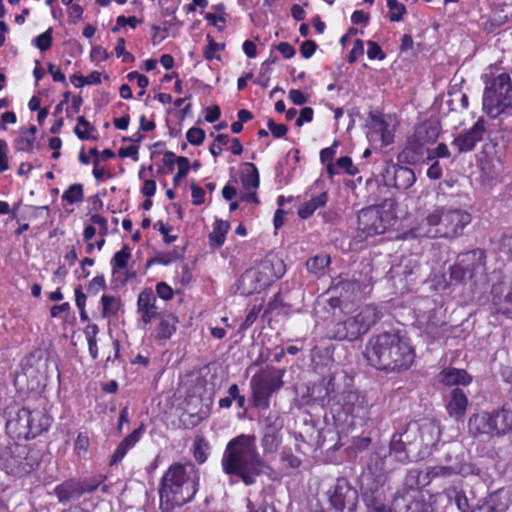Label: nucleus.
<instances>
[{
    "label": "nucleus",
    "mask_w": 512,
    "mask_h": 512,
    "mask_svg": "<svg viewBox=\"0 0 512 512\" xmlns=\"http://www.w3.org/2000/svg\"><path fill=\"white\" fill-rule=\"evenodd\" d=\"M360 277L355 274L352 279H346L341 274L332 277L328 289L320 294L315 301L316 314L328 320L329 316H347L354 312L359 303L366 299L373 289V266L371 258H366Z\"/></svg>",
    "instance_id": "f257e3e1"
},
{
    "label": "nucleus",
    "mask_w": 512,
    "mask_h": 512,
    "mask_svg": "<svg viewBox=\"0 0 512 512\" xmlns=\"http://www.w3.org/2000/svg\"><path fill=\"white\" fill-rule=\"evenodd\" d=\"M363 356L376 370L401 373L413 365L416 353L409 338L394 330L373 335L366 343Z\"/></svg>",
    "instance_id": "f03ea898"
},
{
    "label": "nucleus",
    "mask_w": 512,
    "mask_h": 512,
    "mask_svg": "<svg viewBox=\"0 0 512 512\" xmlns=\"http://www.w3.org/2000/svg\"><path fill=\"white\" fill-rule=\"evenodd\" d=\"M200 486V473L191 462L171 464L159 483V508L161 512H172L191 502Z\"/></svg>",
    "instance_id": "7ed1b4c3"
},
{
    "label": "nucleus",
    "mask_w": 512,
    "mask_h": 512,
    "mask_svg": "<svg viewBox=\"0 0 512 512\" xmlns=\"http://www.w3.org/2000/svg\"><path fill=\"white\" fill-rule=\"evenodd\" d=\"M225 474L239 477L249 486L264 473L266 464L260 456L255 434H240L232 438L226 445L221 459Z\"/></svg>",
    "instance_id": "20e7f679"
},
{
    "label": "nucleus",
    "mask_w": 512,
    "mask_h": 512,
    "mask_svg": "<svg viewBox=\"0 0 512 512\" xmlns=\"http://www.w3.org/2000/svg\"><path fill=\"white\" fill-rule=\"evenodd\" d=\"M382 317L383 312L375 304L364 305L355 315L329 316L326 336L335 341H356L367 334Z\"/></svg>",
    "instance_id": "39448f33"
},
{
    "label": "nucleus",
    "mask_w": 512,
    "mask_h": 512,
    "mask_svg": "<svg viewBox=\"0 0 512 512\" xmlns=\"http://www.w3.org/2000/svg\"><path fill=\"white\" fill-rule=\"evenodd\" d=\"M286 264L283 258H262L248 268L237 281V292L243 296L260 293L284 276Z\"/></svg>",
    "instance_id": "423d86ee"
},
{
    "label": "nucleus",
    "mask_w": 512,
    "mask_h": 512,
    "mask_svg": "<svg viewBox=\"0 0 512 512\" xmlns=\"http://www.w3.org/2000/svg\"><path fill=\"white\" fill-rule=\"evenodd\" d=\"M43 452L35 444L11 443L0 454V466L8 474L22 478L37 470Z\"/></svg>",
    "instance_id": "0eeeda50"
},
{
    "label": "nucleus",
    "mask_w": 512,
    "mask_h": 512,
    "mask_svg": "<svg viewBox=\"0 0 512 512\" xmlns=\"http://www.w3.org/2000/svg\"><path fill=\"white\" fill-rule=\"evenodd\" d=\"M468 430L473 436L501 438L512 432V410L506 405L491 411H480L468 419Z\"/></svg>",
    "instance_id": "6e6552de"
},
{
    "label": "nucleus",
    "mask_w": 512,
    "mask_h": 512,
    "mask_svg": "<svg viewBox=\"0 0 512 512\" xmlns=\"http://www.w3.org/2000/svg\"><path fill=\"white\" fill-rule=\"evenodd\" d=\"M285 370L266 365L257 371L250 380L252 406L260 410L270 408L271 398L284 385Z\"/></svg>",
    "instance_id": "1a4fd4ad"
},
{
    "label": "nucleus",
    "mask_w": 512,
    "mask_h": 512,
    "mask_svg": "<svg viewBox=\"0 0 512 512\" xmlns=\"http://www.w3.org/2000/svg\"><path fill=\"white\" fill-rule=\"evenodd\" d=\"M426 222L428 237L454 238L470 222V214L459 209L438 208L427 216Z\"/></svg>",
    "instance_id": "9d476101"
},
{
    "label": "nucleus",
    "mask_w": 512,
    "mask_h": 512,
    "mask_svg": "<svg viewBox=\"0 0 512 512\" xmlns=\"http://www.w3.org/2000/svg\"><path fill=\"white\" fill-rule=\"evenodd\" d=\"M512 108V81L507 73H501L490 82H486L483 93V109L491 117Z\"/></svg>",
    "instance_id": "9b49d317"
},
{
    "label": "nucleus",
    "mask_w": 512,
    "mask_h": 512,
    "mask_svg": "<svg viewBox=\"0 0 512 512\" xmlns=\"http://www.w3.org/2000/svg\"><path fill=\"white\" fill-rule=\"evenodd\" d=\"M394 200H385L382 205L370 206L359 211L357 229L366 236L384 233L393 224L396 217L392 211Z\"/></svg>",
    "instance_id": "f8f14e48"
},
{
    "label": "nucleus",
    "mask_w": 512,
    "mask_h": 512,
    "mask_svg": "<svg viewBox=\"0 0 512 512\" xmlns=\"http://www.w3.org/2000/svg\"><path fill=\"white\" fill-rule=\"evenodd\" d=\"M330 512H357V489L344 477H338L327 491Z\"/></svg>",
    "instance_id": "ddd939ff"
},
{
    "label": "nucleus",
    "mask_w": 512,
    "mask_h": 512,
    "mask_svg": "<svg viewBox=\"0 0 512 512\" xmlns=\"http://www.w3.org/2000/svg\"><path fill=\"white\" fill-rule=\"evenodd\" d=\"M335 380V375L328 373L318 381L308 383L301 395L303 402L306 405L333 406L337 398Z\"/></svg>",
    "instance_id": "4468645a"
},
{
    "label": "nucleus",
    "mask_w": 512,
    "mask_h": 512,
    "mask_svg": "<svg viewBox=\"0 0 512 512\" xmlns=\"http://www.w3.org/2000/svg\"><path fill=\"white\" fill-rule=\"evenodd\" d=\"M490 311L512 319V274L502 276L493 282L490 291Z\"/></svg>",
    "instance_id": "2eb2a0df"
},
{
    "label": "nucleus",
    "mask_w": 512,
    "mask_h": 512,
    "mask_svg": "<svg viewBox=\"0 0 512 512\" xmlns=\"http://www.w3.org/2000/svg\"><path fill=\"white\" fill-rule=\"evenodd\" d=\"M472 275V268L465 264L464 260L453 264L445 261L443 270L434 272L431 276V281L435 290L445 291L452 285L463 283L467 278H471Z\"/></svg>",
    "instance_id": "dca6fc26"
},
{
    "label": "nucleus",
    "mask_w": 512,
    "mask_h": 512,
    "mask_svg": "<svg viewBox=\"0 0 512 512\" xmlns=\"http://www.w3.org/2000/svg\"><path fill=\"white\" fill-rule=\"evenodd\" d=\"M19 429H23L26 436L36 437L49 427V419L41 411L22 407L13 419Z\"/></svg>",
    "instance_id": "f3484780"
},
{
    "label": "nucleus",
    "mask_w": 512,
    "mask_h": 512,
    "mask_svg": "<svg viewBox=\"0 0 512 512\" xmlns=\"http://www.w3.org/2000/svg\"><path fill=\"white\" fill-rule=\"evenodd\" d=\"M283 420L276 412H270L262 420L261 446L264 452H275L281 443Z\"/></svg>",
    "instance_id": "a211bd4d"
},
{
    "label": "nucleus",
    "mask_w": 512,
    "mask_h": 512,
    "mask_svg": "<svg viewBox=\"0 0 512 512\" xmlns=\"http://www.w3.org/2000/svg\"><path fill=\"white\" fill-rule=\"evenodd\" d=\"M398 164H386L381 172L384 184L394 187L398 190L410 188L416 181V175L413 169Z\"/></svg>",
    "instance_id": "6ab92c4d"
},
{
    "label": "nucleus",
    "mask_w": 512,
    "mask_h": 512,
    "mask_svg": "<svg viewBox=\"0 0 512 512\" xmlns=\"http://www.w3.org/2000/svg\"><path fill=\"white\" fill-rule=\"evenodd\" d=\"M341 405L342 411L346 415L353 418L365 419L369 414V404L364 395L359 391L347 390L341 394L340 399L337 401Z\"/></svg>",
    "instance_id": "aec40b11"
},
{
    "label": "nucleus",
    "mask_w": 512,
    "mask_h": 512,
    "mask_svg": "<svg viewBox=\"0 0 512 512\" xmlns=\"http://www.w3.org/2000/svg\"><path fill=\"white\" fill-rule=\"evenodd\" d=\"M392 505L395 512H430L431 510L421 490H413L411 495H395Z\"/></svg>",
    "instance_id": "412c9836"
},
{
    "label": "nucleus",
    "mask_w": 512,
    "mask_h": 512,
    "mask_svg": "<svg viewBox=\"0 0 512 512\" xmlns=\"http://www.w3.org/2000/svg\"><path fill=\"white\" fill-rule=\"evenodd\" d=\"M414 429H418V450L419 452H426L432 447L436 446L440 439L439 426L431 419L418 420V427L412 426Z\"/></svg>",
    "instance_id": "4be33fe9"
},
{
    "label": "nucleus",
    "mask_w": 512,
    "mask_h": 512,
    "mask_svg": "<svg viewBox=\"0 0 512 512\" xmlns=\"http://www.w3.org/2000/svg\"><path fill=\"white\" fill-rule=\"evenodd\" d=\"M428 153L429 147L411 136L406 147L398 154L397 160L402 164L416 165L428 161Z\"/></svg>",
    "instance_id": "5701e85b"
},
{
    "label": "nucleus",
    "mask_w": 512,
    "mask_h": 512,
    "mask_svg": "<svg viewBox=\"0 0 512 512\" xmlns=\"http://www.w3.org/2000/svg\"><path fill=\"white\" fill-rule=\"evenodd\" d=\"M485 133L484 120L479 119L467 132L457 136L452 145L460 153L470 152L475 148L477 142L483 139Z\"/></svg>",
    "instance_id": "b1692460"
},
{
    "label": "nucleus",
    "mask_w": 512,
    "mask_h": 512,
    "mask_svg": "<svg viewBox=\"0 0 512 512\" xmlns=\"http://www.w3.org/2000/svg\"><path fill=\"white\" fill-rule=\"evenodd\" d=\"M145 431L146 425L141 422L138 428L134 429L131 433L124 437L123 440L115 448L109 460V466L119 464L124 459L129 450H131L141 440Z\"/></svg>",
    "instance_id": "393cba45"
},
{
    "label": "nucleus",
    "mask_w": 512,
    "mask_h": 512,
    "mask_svg": "<svg viewBox=\"0 0 512 512\" xmlns=\"http://www.w3.org/2000/svg\"><path fill=\"white\" fill-rule=\"evenodd\" d=\"M193 402L200 404V397L188 395L185 398L184 412L180 418L182 425L186 429H192L198 426L208 415V409L200 407L199 409H191Z\"/></svg>",
    "instance_id": "a878e982"
},
{
    "label": "nucleus",
    "mask_w": 512,
    "mask_h": 512,
    "mask_svg": "<svg viewBox=\"0 0 512 512\" xmlns=\"http://www.w3.org/2000/svg\"><path fill=\"white\" fill-rule=\"evenodd\" d=\"M388 451L384 446L375 449L367 462L368 473L376 483H383L386 478V458Z\"/></svg>",
    "instance_id": "bb28decb"
},
{
    "label": "nucleus",
    "mask_w": 512,
    "mask_h": 512,
    "mask_svg": "<svg viewBox=\"0 0 512 512\" xmlns=\"http://www.w3.org/2000/svg\"><path fill=\"white\" fill-rule=\"evenodd\" d=\"M137 310L141 314V320L144 324H149L156 318L158 314L156 295L151 288H145L138 295Z\"/></svg>",
    "instance_id": "cd10ccee"
},
{
    "label": "nucleus",
    "mask_w": 512,
    "mask_h": 512,
    "mask_svg": "<svg viewBox=\"0 0 512 512\" xmlns=\"http://www.w3.org/2000/svg\"><path fill=\"white\" fill-rule=\"evenodd\" d=\"M469 401L465 391L460 387L451 390L446 400L447 413L456 419H462L466 413Z\"/></svg>",
    "instance_id": "c85d7f7f"
},
{
    "label": "nucleus",
    "mask_w": 512,
    "mask_h": 512,
    "mask_svg": "<svg viewBox=\"0 0 512 512\" xmlns=\"http://www.w3.org/2000/svg\"><path fill=\"white\" fill-rule=\"evenodd\" d=\"M54 495L62 504H67L72 500H77L83 495L81 490V481L77 479H67L54 488Z\"/></svg>",
    "instance_id": "c756f323"
},
{
    "label": "nucleus",
    "mask_w": 512,
    "mask_h": 512,
    "mask_svg": "<svg viewBox=\"0 0 512 512\" xmlns=\"http://www.w3.org/2000/svg\"><path fill=\"white\" fill-rule=\"evenodd\" d=\"M178 318L172 313L161 314L154 327L153 337L158 341L169 340L176 332Z\"/></svg>",
    "instance_id": "7c9ffc66"
},
{
    "label": "nucleus",
    "mask_w": 512,
    "mask_h": 512,
    "mask_svg": "<svg viewBox=\"0 0 512 512\" xmlns=\"http://www.w3.org/2000/svg\"><path fill=\"white\" fill-rule=\"evenodd\" d=\"M365 505L370 512H392L393 506L387 504L386 495L382 489L375 488L363 495Z\"/></svg>",
    "instance_id": "2f4dec72"
},
{
    "label": "nucleus",
    "mask_w": 512,
    "mask_h": 512,
    "mask_svg": "<svg viewBox=\"0 0 512 512\" xmlns=\"http://www.w3.org/2000/svg\"><path fill=\"white\" fill-rule=\"evenodd\" d=\"M439 377V381L446 386H467L472 382V376L464 369H443Z\"/></svg>",
    "instance_id": "473e14b6"
},
{
    "label": "nucleus",
    "mask_w": 512,
    "mask_h": 512,
    "mask_svg": "<svg viewBox=\"0 0 512 512\" xmlns=\"http://www.w3.org/2000/svg\"><path fill=\"white\" fill-rule=\"evenodd\" d=\"M443 494L449 504L454 503L460 512H468L470 509L468 498L463 489L458 486L450 485L443 490Z\"/></svg>",
    "instance_id": "72a5a7b5"
},
{
    "label": "nucleus",
    "mask_w": 512,
    "mask_h": 512,
    "mask_svg": "<svg viewBox=\"0 0 512 512\" xmlns=\"http://www.w3.org/2000/svg\"><path fill=\"white\" fill-rule=\"evenodd\" d=\"M409 445L405 443L403 435L400 432L393 433L390 442L388 454L394 455L396 460L405 463L409 460Z\"/></svg>",
    "instance_id": "f704fd0d"
},
{
    "label": "nucleus",
    "mask_w": 512,
    "mask_h": 512,
    "mask_svg": "<svg viewBox=\"0 0 512 512\" xmlns=\"http://www.w3.org/2000/svg\"><path fill=\"white\" fill-rule=\"evenodd\" d=\"M412 136L417 141L428 147L429 144H432L437 140L439 131L437 126L433 123L424 122L415 128Z\"/></svg>",
    "instance_id": "c9c22d12"
},
{
    "label": "nucleus",
    "mask_w": 512,
    "mask_h": 512,
    "mask_svg": "<svg viewBox=\"0 0 512 512\" xmlns=\"http://www.w3.org/2000/svg\"><path fill=\"white\" fill-rule=\"evenodd\" d=\"M130 258H112L113 275L123 283L136 278L137 273L133 268H129Z\"/></svg>",
    "instance_id": "e433bc0d"
},
{
    "label": "nucleus",
    "mask_w": 512,
    "mask_h": 512,
    "mask_svg": "<svg viewBox=\"0 0 512 512\" xmlns=\"http://www.w3.org/2000/svg\"><path fill=\"white\" fill-rule=\"evenodd\" d=\"M290 311L291 305L284 301L282 293L279 291L269 300L266 308L264 309L262 317L265 318L274 312L277 314H280L281 312L287 314Z\"/></svg>",
    "instance_id": "4c0bfd02"
},
{
    "label": "nucleus",
    "mask_w": 512,
    "mask_h": 512,
    "mask_svg": "<svg viewBox=\"0 0 512 512\" xmlns=\"http://www.w3.org/2000/svg\"><path fill=\"white\" fill-rule=\"evenodd\" d=\"M327 198H328L327 193L323 192L320 195L309 200L307 203H305L304 206L299 208V210H298L299 217L302 219L309 218L315 212V210L317 208L323 207L326 204Z\"/></svg>",
    "instance_id": "58836bf2"
},
{
    "label": "nucleus",
    "mask_w": 512,
    "mask_h": 512,
    "mask_svg": "<svg viewBox=\"0 0 512 512\" xmlns=\"http://www.w3.org/2000/svg\"><path fill=\"white\" fill-rule=\"evenodd\" d=\"M101 315L103 318H110L112 316H115L120 307H121V301L119 298H116L115 296L103 294L101 296Z\"/></svg>",
    "instance_id": "ea45409f"
},
{
    "label": "nucleus",
    "mask_w": 512,
    "mask_h": 512,
    "mask_svg": "<svg viewBox=\"0 0 512 512\" xmlns=\"http://www.w3.org/2000/svg\"><path fill=\"white\" fill-rule=\"evenodd\" d=\"M370 117L372 119V125L375 128V131L381 135L382 143L387 146L393 142L394 135L389 130L388 124L385 122V120L377 115L370 114Z\"/></svg>",
    "instance_id": "a19ab883"
},
{
    "label": "nucleus",
    "mask_w": 512,
    "mask_h": 512,
    "mask_svg": "<svg viewBox=\"0 0 512 512\" xmlns=\"http://www.w3.org/2000/svg\"><path fill=\"white\" fill-rule=\"evenodd\" d=\"M430 474H432L433 479L436 478H449L455 475H463L466 473L464 466H444V465H436L429 466Z\"/></svg>",
    "instance_id": "79ce46f5"
},
{
    "label": "nucleus",
    "mask_w": 512,
    "mask_h": 512,
    "mask_svg": "<svg viewBox=\"0 0 512 512\" xmlns=\"http://www.w3.org/2000/svg\"><path fill=\"white\" fill-rule=\"evenodd\" d=\"M230 224L228 221L217 220L214 230L210 233L209 239L212 246H221L225 241V234L229 231Z\"/></svg>",
    "instance_id": "37998d69"
},
{
    "label": "nucleus",
    "mask_w": 512,
    "mask_h": 512,
    "mask_svg": "<svg viewBox=\"0 0 512 512\" xmlns=\"http://www.w3.org/2000/svg\"><path fill=\"white\" fill-rule=\"evenodd\" d=\"M331 264V258H308L306 261L307 270L320 277L326 273Z\"/></svg>",
    "instance_id": "c03bdc74"
},
{
    "label": "nucleus",
    "mask_w": 512,
    "mask_h": 512,
    "mask_svg": "<svg viewBox=\"0 0 512 512\" xmlns=\"http://www.w3.org/2000/svg\"><path fill=\"white\" fill-rule=\"evenodd\" d=\"M208 442L204 437H196L193 442V457L198 464H203L208 459Z\"/></svg>",
    "instance_id": "a18cd8bd"
},
{
    "label": "nucleus",
    "mask_w": 512,
    "mask_h": 512,
    "mask_svg": "<svg viewBox=\"0 0 512 512\" xmlns=\"http://www.w3.org/2000/svg\"><path fill=\"white\" fill-rule=\"evenodd\" d=\"M36 132V126H30V128L26 131L27 135L21 136L15 140L16 150L25 152L32 151Z\"/></svg>",
    "instance_id": "49530a36"
},
{
    "label": "nucleus",
    "mask_w": 512,
    "mask_h": 512,
    "mask_svg": "<svg viewBox=\"0 0 512 512\" xmlns=\"http://www.w3.org/2000/svg\"><path fill=\"white\" fill-rule=\"evenodd\" d=\"M251 170L243 173L241 175V181L245 189H249L252 187L253 189H257L260 184L259 173L257 167L253 163H246Z\"/></svg>",
    "instance_id": "de8ad7c7"
},
{
    "label": "nucleus",
    "mask_w": 512,
    "mask_h": 512,
    "mask_svg": "<svg viewBox=\"0 0 512 512\" xmlns=\"http://www.w3.org/2000/svg\"><path fill=\"white\" fill-rule=\"evenodd\" d=\"M507 506L497 501L496 497L490 496L475 507L471 512H506Z\"/></svg>",
    "instance_id": "09e8293b"
},
{
    "label": "nucleus",
    "mask_w": 512,
    "mask_h": 512,
    "mask_svg": "<svg viewBox=\"0 0 512 512\" xmlns=\"http://www.w3.org/2000/svg\"><path fill=\"white\" fill-rule=\"evenodd\" d=\"M413 490L422 491L417 481L415 471L410 470L405 477L403 487L397 491L396 495H411Z\"/></svg>",
    "instance_id": "8fccbe9b"
},
{
    "label": "nucleus",
    "mask_w": 512,
    "mask_h": 512,
    "mask_svg": "<svg viewBox=\"0 0 512 512\" xmlns=\"http://www.w3.org/2000/svg\"><path fill=\"white\" fill-rule=\"evenodd\" d=\"M338 145V142H334L332 146L324 148L320 152V159L322 163L327 164V173L332 177L336 172L334 165L331 163L336 151L335 147Z\"/></svg>",
    "instance_id": "3c124183"
},
{
    "label": "nucleus",
    "mask_w": 512,
    "mask_h": 512,
    "mask_svg": "<svg viewBox=\"0 0 512 512\" xmlns=\"http://www.w3.org/2000/svg\"><path fill=\"white\" fill-rule=\"evenodd\" d=\"M62 199L67 201L70 204L82 201L83 200V185L80 183L71 185L69 187V189L63 193Z\"/></svg>",
    "instance_id": "603ef678"
},
{
    "label": "nucleus",
    "mask_w": 512,
    "mask_h": 512,
    "mask_svg": "<svg viewBox=\"0 0 512 512\" xmlns=\"http://www.w3.org/2000/svg\"><path fill=\"white\" fill-rule=\"evenodd\" d=\"M418 427V420L410 421L405 430L401 433L405 440V443L409 445V447L414 446L418 449V429H414L412 426Z\"/></svg>",
    "instance_id": "864d4df0"
},
{
    "label": "nucleus",
    "mask_w": 512,
    "mask_h": 512,
    "mask_svg": "<svg viewBox=\"0 0 512 512\" xmlns=\"http://www.w3.org/2000/svg\"><path fill=\"white\" fill-rule=\"evenodd\" d=\"M387 6L390 9L389 19L392 22L402 20L403 15L406 14L405 5L397 0H387Z\"/></svg>",
    "instance_id": "5fc2aeb1"
},
{
    "label": "nucleus",
    "mask_w": 512,
    "mask_h": 512,
    "mask_svg": "<svg viewBox=\"0 0 512 512\" xmlns=\"http://www.w3.org/2000/svg\"><path fill=\"white\" fill-rule=\"evenodd\" d=\"M176 162L178 164V172L173 178V184L174 186H178L182 179H184L189 172L190 169V162L189 159L185 156H179L176 159Z\"/></svg>",
    "instance_id": "6e6d98bb"
},
{
    "label": "nucleus",
    "mask_w": 512,
    "mask_h": 512,
    "mask_svg": "<svg viewBox=\"0 0 512 512\" xmlns=\"http://www.w3.org/2000/svg\"><path fill=\"white\" fill-rule=\"evenodd\" d=\"M52 28L34 38V45L41 51H47L52 46Z\"/></svg>",
    "instance_id": "4d7b16f0"
},
{
    "label": "nucleus",
    "mask_w": 512,
    "mask_h": 512,
    "mask_svg": "<svg viewBox=\"0 0 512 512\" xmlns=\"http://www.w3.org/2000/svg\"><path fill=\"white\" fill-rule=\"evenodd\" d=\"M263 305H254L249 312L247 313L244 321L240 325L241 331H246L249 329L259 317L260 312L262 311Z\"/></svg>",
    "instance_id": "13d9d810"
},
{
    "label": "nucleus",
    "mask_w": 512,
    "mask_h": 512,
    "mask_svg": "<svg viewBox=\"0 0 512 512\" xmlns=\"http://www.w3.org/2000/svg\"><path fill=\"white\" fill-rule=\"evenodd\" d=\"M186 138L190 144L199 146L205 140V131L201 128L192 127L187 131Z\"/></svg>",
    "instance_id": "bf43d9fd"
},
{
    "label": "nucleus",
    "mask_w": 512,
    "mask_h": 512,
    "mask_svg": "<svg viewBox=\"0 0 512 512\" xmlns=\"http://www.w3.org/2000/svg\"><path fill=\"white\" fill-rule=\"evenodd\" d=\"M195 262H192L191 265L189 263H185L181 261V263L178 266V275L181 277V283L183 285H186L191 282L193 278L192 274V267L194 266Z\"/></svg>",
    "instance_id": "052dcab7"
},
{
    "label": "nucleus",
    "mask_w": 512,
    "mask_h": 512,
    "mask_svg": "<svg viewBox=\"0 0 512 512\" xmlns=\"http://www.w3.org/2000/svg\"><path fill=\"white\" fill-rule=\"evenodd\" d=\"M336 167L342 169L349 175H355L358 172L357 167L353 165L352 159L348 156L340 157L335 164Z\"/></svg>",
    "instance_id": "680f3d73"
},
{
    "label": "nucleus",
    "mask_w": 512,
    "mask_h": 512,
    "mask_svg": "<svg viewBox=\"0 0 512 512\" xmlns=\"http://www.w3.org/2000/svg\"><path fill=\"white\" fill-rule=\"evenodd\" d=\"M89 446L90 440L88 434L86 432H79L74 442L75 451H77L78 453H86L89 449Z\"/></svg>",
    "instance_id": "e2e57ef3"
},
{
    "label": "nucleus",
    "mask_w": 512,
    "mask_h": 512,
    "mask_svg": "<svg viewBox=\"0 0 512 512\" xmlns=\"http://www.w3.org/2000/svg\"><path fill=\"white\" fill-rule=\"evenodd\" d=\"M450 151L446 144L440 143L435 149L429 148L428 161H433L436 158H448Z\"/></svg>",
    "instance_id": "0e129e2a"
},
{
    "label": "nucleus",
    "mask_w": 512,
    "mask_h": 512,
    "mask_svg": "<svg viewBox=\"0 0 512 512\" xmlns=\"http://www.w3.org/2000/svg\"><path fill=\"white\" fill-rule=\"evenodd\" d=\"M156 294L162 300H171L174 296V290L166 282H159L156 284Z\"/></svg>",
    "instance_id": "69168bd1"
},
{
    "label": "nucleus",
    "mask_w": 512,
    "mask_h": 512,
    "mask_svg": "<svg viewBox=\"0 0 512 512\" xmlns=\"http://www.w3.org/2000/svg\"><path fill=\"white\" fill-rule=\"evenodd\" d=\"M367 45V56L369 59L383 60L386 57L385 53L382 51L381 47L376 42L369 40L367 42Z\"/></svg>",
    "instance_id": "338daca9"
},
{
    "label": "nucleus",
    "mask_w": 512,
    "mask_h": 512,
    "mask_svg": "<svg viewBox=\"0 0 512 512\" xmlns=\"http://www.w3.org/2000/svg\"><path fill=\"white\" fill-rule=\"evenodd\" d=\"M267 127L275 138H282L286 135L288 127L284 124H276L273 119L267 121Z\"/></svg>",
    "instance_id": "774afa93"
}]
</instances>
